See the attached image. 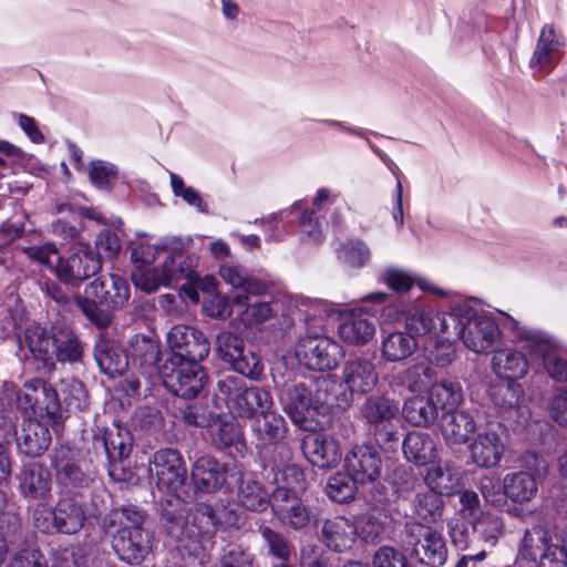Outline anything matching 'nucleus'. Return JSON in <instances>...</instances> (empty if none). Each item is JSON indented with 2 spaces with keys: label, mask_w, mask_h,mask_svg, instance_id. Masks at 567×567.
<instances>
[{
  "label": "nucleus",
  "mask_w": 567,
  "mask_h": 567,
  "mask_svg": "<svg viewBox=\"0 0 567 567\" xmlns=\"http://www.w3.org/2000/svg\"><path fill=\"white\" fill-rule=\"evenodd\" d=\"M158 247L140 244L133 248L131 257L135 265L132 272L133 284H171L185 280L186 284H198V276L193 268L192 258L182 252L168 256L161 269L153 268Z\"/></svg>",
  "instance_id": "obj_1"
},
{
  "label": "nucleus",
  "mask_w": 567,
  "mask_h": 567,
  "mask_svg": "<svg viewBox=\"0 0 567 567\" xmlns=\"http://www.w3.org/2000/svg\"><path fill=\"white\" fill-rule=\"evenodd\" d=\"M143 520L142 513L132 506L113 509L104 519L109 528L118 526L112 547L130 565L142 563L152 550L151 536L142 528Z\"/></svg>",
  "instance_id": "obj_2"
},
{
  "label": "nucleus",
  "mask_w": 567,
  "mask_h": 567,
  "mask_svg": "<svg viewBox=\"0 0 567 567\" xmlns=\"http://www.w3.org/2000/svg\"><path fill=\"white\" fill-rule=\"evenodd\" d=\"M236 523V514L225 506L213 508L208 504H198L189 513L185 525L182 526L181 534L177 536L182 543L188 542L185 547L192 554L198 555L199 550H206L209 547L210 539L217 528H227Z\"/></svg>",
  "instance_id": "obj_3"
},
{
  "label": "nucleus",
  "mask_w": 567,
  "mask_h": 567,
  "mask_svg": "<svg viewBox=\"0 0 567 567\" xmlns=\"http://www.w3.org/2000/svg\"><path fill=\"white\" fill-rule=\"evenodd\" d=\"M464 316L456 322L455 328L458 329V334L463 343L470 350L476 353L488 352L493 349L495 342L501 336L499 326L504 329H509L515 337V340L524 342V339L518 337L517 330H513L504 316H509L503 311H498V318L494 319L484 312L478 313L464 306L460 309Z\"/></svg>",
  "instance_id": "obj_4"
},
{
  "label": "nucleus",
  "mask_w": 567,
  "mask_h": 567,
  "mask_svg": "<svg viewBox=\"0 0 567 567\" xmlns=\"http://www.w3.org/2000/svg\"><path fill=\"white\" fill-rule=\"evenodd\" d=\"M218 398L225 401L229 412L237 417L254 419L265 409L272 408L270 393L259 386H246L237 377L218 382Z\"/></svg>",
  "instance_id": "obj_5"
},
{
  "label": "nucleus",
  "mask_w": 567,
  "mask_h": 567,
  "mask_svg": "<svg viewBox=\"0 0 567 567\" xmlns=\"http://www.w3.org/2000/svg\"><path fill=\"white\" fill-rule=\"evenodd\" d=\"M518 337L524 339L523 348L530 355L539 358L547 373L558 382H567V358L561 354L557 343L546 333L523 327L511 316H504Z\"/></svg>",
  "instance_id": "obj_6"
},
{
  "label": "nucleus",
  "mask_w": 567,
  "mask_h": 567,
  "mask_svg": "<svg viewBox=\"0 0 567 567\" xmlns=\"http://www.w3.org/2000/svg\"><path fill=\"white\" fill-rule=\"evenodd\" d=\"M148 472L161 493L182 498L185 494L187 468L181 453L161 449L150 460Z\"/></svg>",
  "instance_id": "obj_7"
},
{
  "label": "nucleus",
  "mask_w": 567,
  "mask_h": 567,
  "mask_svg": "<svg viewBox=\"0 0 567 567\" xmlns=\"http://www.w3.org/2000/svg\"><path fill=\"white\" fill-rule=\"evenodd\" d=\"M404 530V544L412 556L431 567L444 565L447 548L440 532L416 522H408Z\"/></svg>",
  "instance_id": "obj_8"
},
{
  "label": "nucleus",
  "mask_w": 567,
  "mask_h": 567,
  "mask_svg": "<svg viewBox=\"0 0 567 567\" xmlns=\"http://www.w3.org/2000/svg\"><path fill=\"white\" fill-rule=\"evenodd\" d=\"M130 296V286H86L84 297L76 303L97 327H106L111 322L110 309L124 306Z\"/></svg>",
  "instance_id": "obj_9"
},
{
  "label": "nucleus",
  "mask_w": 567,
  "mask_h": 567,
  "mask_svg": "<svg viewBox=\"0 0 567 567\" xmlns=\"http://www.w3.org/2000/svg\"><path fill=\"white\" fill-rule=\"evenodd\" d=\"M53 233L64 235L75 240L74 252L58 266L56 276L61 279L86 280L94 276L101 268L100 257H96L90 247L79 239L78 230L58 220L53 224Z\"/></svg>",
  "instance_id": "obj_10"
},
{
  "label": "nucleus",
  "mask_w": 567,
  "mask_h": 567,
  "mask_svg": "<svg viewBox=\"0 0 567 567\" xmlns=\"http://www.w3.org/2000/svg\"><path fill=\"white\" fill-rule=\"evenodd\" d=\"M190 475L196 491L214 493L227 484L237 483L243 472L234 461L221 464L209 455H203L193 463Z\"/></svg>",
  "instance_id": "obj_11"
},
{
  "label": "nucleus",
  "mask_w": 567,
  "mask_h": 567,
  "mask_svg": "<svg viewBox=\"0 0 567 567\" xmlns=\"http://www.w3.org/2000/svg\"><path fill=\"white\" fill-rule=\"evenodd\" d=\"M301 364L315 371H328L338 367L343 358V348L328 337H308L302 339L296 350Z\"/></svg>",
  "instance_id": "obj_12"
},
{
  "label": "nucleus",
  "mask_w": 567,
  "mask_h": 567,
  "mask_svg": "<svg viewBox=\"0 0 567 567\" xmlns=\"http://www.w3.org/2000/svg\"><path fill=\"white\" fill-rule=\"evenodd\" d=\"M523 462L528 472L508 473L503 478L506 498L515 503H526L535 496L537 492L535 476L545 474L547 470L545 461L532 452L524 455Z\"/></svg>",
  "instance_id": "obj_13"
},
{
  "label": "nucleus",
  "mask_w": 567,
  "mask_h": 567,
  "mask_svg": "<svg viewBox=\"0 0 567 567\" xmlns=\"http://www.w3.org/2000/svg\"><path fill=\"white\" fill-rule=\"evenodd\" d=\"M167 342L175 352L172 364L183 361H203L210 350L204 333L190 326H174L167 334Z\"/></svg>",
  "instance_id": "obj_14"
},
{
  "label": "nucleus",
  "mask_w": 567,
  "mask_h": 567,
  "mask_svg": "<svg viewBox=\"0 0 567 567\" xmlns=\"http://www.w3.org/2000/svg\"><path fill=\"white\" fill-rule=\"evenodd\" d=\"M346 468L360 485L374 483L381 476L382 460L371 444L354 445L344 457Z\"/></svg>",
  "instance_id": "obj_15"
},
{
  "label": "nucleus",
  "mask_w": 567,
  "mask_h": 567,
  "mask_svg": "<svg viewBox=\"0 0 567 567\" xmlns=\"http://www.w3.org/2000/svg\"><path fill=\"white\" fill-rule=\"evenodd\" d=\"M274 515L279 523L292 529H302L310 522V514L298 495L291 489L278 487L270 497Z\"/></svg>",
  "instance_id": "obj_16"
},
{
  "label": "nucleus",
  "mask_w": 567,
  "mask_h": 567,
  "mask_svg": "<svg viewBox=\"0 0 567 567\" xmlns=\"http://www.w3.org/2000/svg\"><path fill=\"white\" fill-rule=\"evenodd\" d=\"M338 334L350 346H364L375 334V318L362 308L340 313Z\"/></svg>",
  "instance_id": "obj_17"
},
{
  "label": "nucleus",
  "mask_w": 567,
  "mask_h": 567,
  "mask_svg": "<svg viewBox=\"0 0 567 567\" xmlns=\"http://www.w3.org/2000/svg\"><path fill=\"white\" fill-rule=\"evenodd\" d=\"M105 452L110 460L109 474L117 482L130 480L131 471H125L122 460L127 457L132 449V437L127 430L114 426L103 437Z\"/></svg>",
  "instance_id": "obj_18"
},
{
  "label": "nucleus",
  "mask_w": 567,
  "mask_h": 567,
  "mask_svg": "<svg viewBox=\"0 0 567 567\" xmlns=\"http://www.w3.org/2000/svg\"><path fill=\"white\" fill-rule=\"evenodd\" d=\"M200 361L177 362L166 381L172 391L184 399H193L204 389L207 374L199 364Z\"/></svg>",
  "instance_id": "obj_19"
},
{
  "label": "nucleus",
  "mask_w": 567,
  "mask_h": 567,
  "mask_svg": "<svg viewBox=\"0 0 567 567\" xmlns=\"http://www.w3.org/2000/svg\"><path fill=\"white\" fill-rule=\"evenodd\" d=\"M342 380L351 394H365L375 388L379 375L371 360L355 357L346 361Z\"/></svg>",
  "instance_id": "obj_20"
},
{
  "label": "nucleus",
  "mask_w": 567,
  "mask_h": 567,
  "mask_svg": "<svg viewBox=\"0 0 567 567\" xmlns=\"http://www.w3.org/2000/svg\"><path fill=\"white\" fill-rule=\"evenodd\" d=\"M471 461L485 468L498 465L505 453L502 436L492 430L478 433L468 445Z\"/></svg>",
  "instance_id": "obj_21"
},
{
  "label": "nucleus",
  "mask_w": 567,
  "mask_h": 567,
  "mask_svg": "<svg viewBox=\"0 0 567 567\" xmlns=\"http://www.w3.org/2000/svg\"><path fill=\"white\" fill-rule=\"evenodd\" d=\"M306 458L318 467H330L341 458L339 443L323 433L307 434L301 444Z\"/></svg>",
  "instance_id": "obj_22"
},
{
  "label": "nucleus",
  "mask_w": 567,
  "mask_h": 567,
  "mask_svg": "<svg viewBox=\"0 0 567 567\" xmlns=\"http://www.w3.org/2000/svg\"><path fill=\"white\" fill-rule=\"evenodd\" d=\"M251 432L256 446L260 450L278 445L285 437L287 427L285 419L271 409H265L251 420Z\"/></svg>",
  "instance_id": "obj_23"
},
{
  "label": "nucleus",
  "mask_w": 567,
  "mask_h": 567,
  "mask_svg": "<svg viewBox=\"0 0 567 567\" xmlns=\"http://www.w3.org/2000/svg\"><path fill=\"white\" fill-rule=\"evenodd\" d=\"M280 402L292 422L300 426L316 413L312 392L302 383L286 385L280 393Z\"/></svg>",
  "instance_id": "obj_24"
},
{
  "label": "nucleus",
  "mask_w": 567,
  "mask_h": 567,
  "mask_svg": "<svg viewBox=\"0 0 567 567\" xmlns=\"http://www.w3.org/2000/svg\"><path fill=\"white\" fill-rule=\"evenodd\" d=\"M565 39L553 24H545L539 33L536 48L530 58V68L542 71L556 63L561 54Z\"/></svg>",
  "instance_id": "obj_25"
},
{
  "label": "nucleus",
  "mask_w": 567,
  "mask_h": 567,
  "mask_svg": "<svg viewBox=\"0 0 567 567\" xmlns=\"http://www.w3.org/2000/svg\"><path fill=\"white\" fill-rule=\"evenodd\" d=\"M358 526L348 517L334 516L323 522L321 536L323 543L334 551L350 549L357 539Z\"/></svg>",
  "instance_id": "obj_26"
},
{
  "label": "nucleus",
  "mask_w": 567,
  "mask_h": 567,
  "mask_svg": "<svg viewBox=\"0 0 567 567\" xmlns=\"http://www.w3.org/2000/svg\"><path fill=\"white\" fill-rule=\"evenodd\" d=\"M440 425L447 445H463L476 431L474 417L468 412L457 409L442 413Z\"/></svg>",
  "instance_id": "obj_27"
},
{
  "label": "nucleus",
  "mask_w": 567,
  "mask_h": 567,
  "mask_svg": "<svg viewBox=\"0 0 567 567\" xmlns=\"http://www.w3.org/2000/svg\"><path fill=\"white\" fill-rule=\"evenodd\" d=\"M58 532L63 534H75L85 524L87 511L85 504L78 495L62 497L53 508Z\"/></svg>",
  "instance_id": "obj_28"
},
{
  "label": "nucleus",
  "mask_w": 567,
  "mask_h": 567,
  "mask_svg": "<svg viewBox=\"0 0 567 567\" xmlns=\"http://www.w3.org/2000/svg\"><path fill=\"white\" fill-rule=\"evenodd\" d=\"M453 313H440L431 308L417 309L411 312L405 319L408 333L414 339L417 336H425L432 332H446L450 322H455Z\"/></svg>",
  "instance_id": "obj_29"
},
{
  "label": "nucleus",
  "mask_w": 567,
  "mask_h": 567,
  "mask_svg": "<svg viewBox=\"0 0 567 567\" xmlns=\"http://www.w3.org/2000/svg\"><path fill=\"white\" fill-rule=\"evenodd\" d=\"M51 443V433L47 424L28 419L23 422L17 437L18 449L27 456H39L44 453Z\"/></svg>",
  "instance_id": "obj_30"
},
{
  "label": "nucleus",
  "mask_w": 567,
  "mask_h": 567,
  "mask_svg": "<svg viewBox=\"0 0 567 567\" xmlns=\"http://www.w3.org/2000/svg\"><path fill=\"white\" fill-rule=\"evenodd\" d=\"M402 450L405 458L417 466L426 465L437 456L435 439L421 431L409 432L402 442Z\"/></svg>",
  "instance_id": "obj_31"
},
{
  "label": "nucleus",
  "mask_w": 567,
  "mask_h": 567,
  "mask_svg": "<svg viewBox=\"0 0 567 567\" xmlns=\"http://www.w3.org/2000/svg\"><path fill=\"white\" fill-rule=\"evenodd\" d=\"M399 413V402L386 395H370L360 408V414L370 427L391 421H398Z\"/></svg>",
  "instance_id": "obj_32"
},
{
  "label": "nucleus",
  "mask_w": 567,
  "mask_h": 567,
  "mask_svg": "<svg viewBox=\"0 0 567 567\" xmlns=\"http://www.w3.org/2000/svg\"><path fill=\"white\" fill-rule=\"evenodd\" d=\"M58 481L66 486H84L89 477L76 463L74 452L69 447L55 450L52 456Z\"/></svg>",
  "instance_id": "obj_33"
},
{
  "label": "nucleus",
  "mask_w": 567,
  "mask_h": 567,
  "mask_svg": "<svg viewBox=\"0 0 567 567\" xmlns=\"http://www.w3.org/2000/svg\"><path fill=\"white\" fill-rule=\"evenodd\" d=\"M212 443L230 455H245L246 443L241 426L234 421L216 423L212 427Z\"/></svg>",
  "instance_id": "obj_34"
},
{
  "label": "nucleus",
  "mask_w": 567,
  "mask_h": 567,
  "mask_svg": "<svg viewBox=\"0 0 567 567\" xmlns=\"http://www.w3.org/2000/svg\"><path fill=\"white\" fill-rule=\"evenodd\" d=\"M25 341L37 360L42 361L49 368L54 365L55 333L51 334L40 324L33 323L25 330Z\"/></svg>",
  "instance_id": "obj_35"
},
{
  "label": "nucleus",
  "mask_w": 567,
  "mask_h": 567,
  "mask_svg": "<svg viewBox=\"0 0 567 567\" xmlns=\"http://www.w3.org/2000/svg\"><path fill=\"white\" fill-rule=\"evenodd\" d=\"M491 367L496 375L507 380L520 379L528 371L527 359L514 349L496 351L492 358Z\"/></svg>",
  "instance_id": "obj_36"
},
{
  "label": "nucleus",
  "mask_w": 567,
  "mask_h": 567,
  "mask_svg": "<svg viewBox=\"0 0 567 567\" xmlns=\"http://www.w3.org/2000/svg\"><path fill=\"white\" fill-rule=\"evenodd\" d=\"M381 354L385 361L398 362L409 358L416 349V340L402 331H382Z\"/></svg>",
  "instance_id": "obj_37"
},
{
  "label": "nucleus",
  "mask_w": 567,
  "mask_h": 567,
  "mask_svg": "<svg viewBox=\"0 0 567 567\" xmlns=\"http://www.w3.org/2000/svg\"><path fill=\"white\" fill-rule=\"evenodd\" d=\"M20 487L27 496L45 498L51 491L50 472L39 464L25 466L20 474Z\"/></svg>",
  "instance_id": "obj_38"
},
{
  "label": "nucleus",
  "mask_w": 567,
  "mask_h": 567,
  "mask_svg": "<svg viewBox=\"0 0 567 567\" xmlns=\"http://www.w3.org/2000/svg\"><path fill=\"white\" fill-rule=\"evenodd\" d=\"M424 482L430 491L439 495L451 494L458 487V471L450 462L439 463L427 471Z\"/></svg>",
  "instance_id": "obj_39"
},
{
  "label": "nucleus",
  "mask_w": 567,
  "mask_h": 567,
  "mask_svg": "<svg viewBox=\"0 0 567 567\" xmlns=\"http://www.w3.org/2000/svg\"><path fill=\"white\" fill-rule=\"evenodd\" d=\"M94 358L102 372L109 375L122 374L127 365V355L115 344L106 340L96 343Z\"/></svg>",
  "instance_id": "obj_40"
},
{
  "label": "nucleus",
  "mask_w": 567,
  "mask_h": 567,
  "mask_svg": "<svg viewBox=\"0 0 567 567\" xmlns=\"http://www.w3.org/2000/svg\"><path fill=\"white\" fill-rule=\"evenodd\" d=\"M429 398L436 413L454 411L463 401V391L458 382L442 380L431 384Z\"/></svg>",
  "instance_id": "obj_41"
},
{
  "label": "nucleus",
  "mask_w": 567,
  "mask_h": 567,
  "mask_svg": "<svg viewBox=\"0 0 567 567\" xmlns=\"http://www.w3.org/2000/svg\"><path fill=\"white\" fill-rule=\"evenodd\" d=\"M404 419L414 426H429L439 417L430 398L421 395L406 400L402 408Z\"/></svg>",
  "instance_id": "obj_42"
},
{
  "label": "nucleus",
  "mask_w": 567,
  "mask_h": 567,
  "mask_svg": "<svg viewBox=\"0 0 567 567\" xmlns=\"http://www.w3.org/2000/svg\"><path fill=\"white\" fill-rule=\"evenodd\" d=\"M504 523L501 516L483 513L472 525V533L488 548L494 547L503 534Z\"/></svg>",
  "instance_id": "obj_43"
},
{
  "label": "nucleus",
  "mask_w": 567,
  "mask_h": 567,
  "mask_svg": "<svg viewBox=\"0 0 567 567\" xmlns=\"http://www.w3.org/2000/svg\"><path fill=\"white\" fill-rule=\"evenodd\" d=\"M549 533L540 526H534L525 532L519 555L524 559L536 561L551 544Z\"/></svg>",
  "instance_id": "obj_44"
},
{
  "label": "nucleus",
  "mask_w": 567,
  "mask_h": 567,
  "mask_svg": "<svg viewBox=\"0 0 567 567\" xmlns=\"http://www.w3.org/2000/svg\"><path fill=\"white\" fill-rule=\"evenodd\" d=\"M238 502L249 511L260 512L270 503L262 485L255 480H244L238 489Z\"/></svg>",
  "instance_id": "obj_45"
},
{
  "label": "nucleus",
  "mask_w": 567,
  "mask_h": 567,
  "mask_svg": "<svg viewBox=\"0 0 567 567\" xmlns=\"http://www.w3.org/2000/svg\"><path fill=\"white\" fill-rule=\"evenodd\" d=\"M443 512L442 498L439 494L426 491L417 493L413 499L414 515L427 523L436 522Z\"/></svg>",
  "instance_id": "obj_46"
},
{
  "label": "nucleus",
  "mask_w": 567,
  "mask_h": 567,
  "mask_svg": "<svg viewBox=\"0 0 567 567\" xmlns=\"http://www.w3.org/2000/svg\"><path fill=\"white\" fill-rule=\"evenodd\" d=\"M399 382L412 392H421L432 384L434 370L426 363L420 362L408 367L398 377Z\"/></svg>",
  "instance_id": "obj_47"
},
{
  "label": "nucleus",
  "mask_w": 567,
  "mask_h": 567,
  "mask_svg": "<svg viewBox=\"0 0 567 567\" xmlns=\"http://www.w3.org/2000/svg\"><path fill=\"white\" fill-rule=\"evenodd\" d=\"M56 350L54 359L61 362H76L83 354V347L78 337L70 330L55 333Z\"/></svg>",
  "instance_id": "obj_48"
},
{
  "label": "nucleus",
  "mask_w": 567,
  "mask_h": 567,
  "mask_svg": "<svg viewBox=\"0 0 567 567\" xmlns=\"http://www.w3.org/2000/svg\"><path fill=\"white\" fill-rule=\"evenodd\" d=\"M338 382L329 375L321 377L316 382V391L312 393V402L317 413H326L329 408L337 404Z\"/></svg>",
  "instance_id": "obj_49"
},
{
  "label": "nucleus",
  "mask_w": 567,
  "mask_h": 567,
  "mask_svg": "<svg viewBox=\"0 0 567 567\" xmlns=\"http://www.w3.org/2000/svg\"><path fill=\"white\" fill-rule=\"evenodd\" d=\"M357 484L349 473H336L328 480L326 492L332 501L346 503L353 498Z\"/></svg>",
  "instance_id": "obj_50"
},
{
  "label": "nucleus",
  "mask_w": 567,
  "mask_h": 567,
  "mask_svg": "<svg viewBox=\"0 0 567 567\" xmlns=\"http://www.w3.org/2000/svg\"><path fill=\"white\" fill-rule=\"evenodd\" d=\"M63 402L72 410L83 411L89 406L87 392L75 379L63 380L60 389Z\"/></svg>",
  "instance_id": "obj_51"
},
{
  "label": "nucleus",
  "mask_w": 567,
  "mask_h": 567,
  "mask_svg": "<svg viewBox=\"0 0 567 567\" xmlns=\"http://www.w3.org/2000/svg\"><path fill=\"white\" fill-rule=\"evenodd\" d=\"M217 286H202L206 295L203 308L209 317L224 318L231 315V303L225 296L216 291Z\"/></svg>",
  "instance_id": "obj_52"
},
{
  "label": "nucleus",
  "mask_w": 567,
  "mask_h": 567,
  "mask_svg": "<svg viewBox=\"0 0 567 567\" xmlns=\"http://www.w3.org/2000/svg\"><path fill=\"white\" fill-rule=\"evenodd\" d=\"M169 179L175 196L183 198L185 203L195 207L197 212L202 214L208 213L207 204L204 202L199 192L192 186H187L183 178L175 173H169Z\"/></svg>",
  "instance_id": "obj_53"
},
{
  "label": "nucleus",
  "mask_w": 567,
  "mask_h": 567,
  "mask_svg": "<svg viewBox=\"0 0 567 567\" xmlns=\"http://www.w3.org/2000/svg\"><path fill=\"white\" fill-rule=\"evenodd\" d=\"M25 255L41 265L47 266L56 275L58 266L62 265L63 259L54 243H45L41 246H31L24 248Z\"/></svg>",
  "instance_id": "obj_54"
},
{
  "label": "nucleus",
  "mask_w": 567,
  "mask_h": 567,
  "mask_svg": "<svg viewBox=\"0 0 567 567\" xmlns=\"http://www.w3.org/2000/svg\"><path fill=\"white\" fill-rule=\"evenodd\" d=\"M385 515L380 512L362 516L358 526V535L365 543L378 542L385 532Z\"/></svg>",
  "instance_id": "obj_55"
},
{
  "label": "nucleus",
  "mask_w": 567,
  "mask_h": 567,
  "mask_svg": "<svg viewBox=\"0 0 567 567\" xmlns=\"http://www.w3.org/2000/svg\"><path fill=\"white\" fill-rule=\"evenodd\" d=\"M229 364L234 371L251 380H257L264 371V365L259 355L246 348L241 351V355H239V358H235Z\"/></svg>",
  "instance_id": "obj_56"
},
{
  "label": "nucleus",
  "mask_w": 567,
  "mask_h": 567,
  "mask_svg": "<svg viewBox=\"0 0 567 567\" xmlns=\"http://www.w3.org/2000/svg\"><path fill=\"white\" fill-rule=\"evenodd\" d=\"M131 355L141 364H153L158 360V346L148 337L135 336L131 341Z\"/></svg>",
  "instance_id": "obj_57"
},
{
  "label": "nucleus",
  "mask_w": 567,
  "mask_h": 567,
  "mask_svg": "<svg viewBox=\"0 0 567 567\" xmlns=\"http://www.w3.org/2000/svg\"><path fill=\"white\" fill-rule=\"evenodd\" d=\"M339 259L352 268L364 266L370 258V250L362 241H350L341 246Z\"/></svg>",
  "instance_id": "obj_58"
},
{
  "label": "nucleus",
  "mask_w": 567,
  "mask_h": 567,
  "mask_svg": "<svg viewBox=\"0 0 567 567\" xmlns=\"http://www.w3.org/2000/svg\"><path fill=\"white\" fill-rule=\"evenodd\" d=\"M259 533L268 546L269 554L284 560L290 557L292 546L282 534L268 526H260Z\"/></svg>",
  "instance_id": "obj_59"
},
{
  "label": "nucleus",
  "mask_w": 567,
  "mask_h": 567,
  "mask_svg": "<svg viewBox=\"0 0 567 567\" xmlns=\"http://www.w3.org/2000/svg\"><path fill=\"white\" fill-rule=\"evenodd\" d=\"M245 349L243 339L231 332H220L216 340V351L226 362L230 363L235 358L241 355Z\"/></svg>",
  "instance_id": "obj_60"
},
{
  "label": "nucleus",
  "mask_w": 567,
  "mask_h": 567,
  "mask_svg": "<svg viewBox=\"0 0 567 567\" xmlns=\"http://www.w3.org/2000/svg\"><path fill=\"white\" fill-rule=\"evenodd\" d=\"M377 445L385 452L394 451L399 445V427L396 421L370 427Z\"/></svg>",
  "instance_id": "obj_61"
},
{
  "label": "nucleus",
  "mask_w": 567,
  "mask_h": 567,
  "mask_svg": "<svg viewBox=\"0 0 567 567\" xmlns=\"http://www.w3.org/2000/svg\"><path fill=\"white\" fill-rule=\"evenodd\" d=\"M371 567H411L406 557L392 546L379 547L371 558Z\"/></svg>",
  "instance_id": "obj_62"
},
{
  "label": "nucleus",
  "mask_w": 567,
  "mask_h": 567,
  "mask_svg": "<svg viewBox=\"0 0 567 567\" xmlns=\"http://www.w3.org/2000/svg\"><path fill=\"white\" fill-rule=\"evenodd\" d=\"M9 567H48V561L39 548L24 546L13 554Z\"/></svg>",
  "instance_id": "obj_63"
},
{
  "label": "nucleus",
  "mask_w": 567,
  "mask_h": 567,
  "mask_svg": "<svg viewBox=\"0 0 567 567\" xmlns=\"http://www.w3.org/2000/svg\"><path fill=\"white\" fill-rule=\"evenodd\" d=\"M219 567H254V556L237 545H228L223 549Z\"/></svg>",
  "instance_id": "obj_64"
}]
</instances>
